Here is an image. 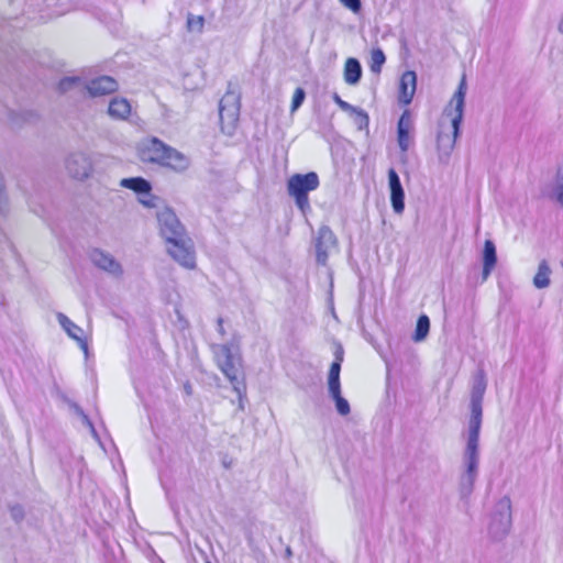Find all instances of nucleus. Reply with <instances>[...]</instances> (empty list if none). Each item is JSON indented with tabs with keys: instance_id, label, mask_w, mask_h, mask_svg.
<instances>
[{
	"instance_id": "f257e3e1",
	"label": "nucleus",
	"mask_w": 563,
	"mask_h": 563,
	"mask_svg": "<svg viewBox=\"0 0 563 563\" xmlns=\"http://www.w3.org/2000/svg\"><path fill=\"white\" fill-rule=\"evenodd\" d=\"M465 93L466 81L465 77H463L451 100V104L454 103V109L449 110L446 113L448 117H450L451 126L446 132L440 131L437 137V153L440 162H448L454 150L460 132V124L463 119Z\"/></svg>"
},
{
	"instance_id": "f03ea898",
	"label": "nucleus",
	"mask_w": 563,
	"mask_h": 563,
	"mask_svg": "<svg viewBox=\"0 0 563 563\" xmlns=\"http://www.w3.org/2000/svg\"><path fill=\"white\" fill-rule=\"evenodd\" d=\"M319 177L314 172L295 174L287 181L289 196L295 199L297 207L305 211L309 208L308 194L319 187Z\"/></svg>"
},
{
	"instance_id": "7ed1b4c3",
	"label": "nucleus",
	"mask_w": 563,
	"mask_h": 563,
	"mask_svg": "<svg viewBox=\"0 0 563 563\" xmlns=\"http://www.w3.org/2000/svg\"><path fill=\"white\" fill-rule=\"evenodd\" d=\"M168 255L187 269L196 267V254L191 239L185 234L166 242Z\"/></svg>"
},
{
	"instance_id": "20e7f679",
	"label": "nucleus",
	"mask_w": 563,
	"mask_h": 563,
	"mask_svg": "<svg viewBox=\"0 0 563 563\" xmlns=\"http://www.w3.org/2000/svg\"><path fill=\"white\" fill-rule=\"evenodd\" d=\"M222 360L218 362L221 372L233 385L234 390L239 394L240 398L245 393V385L241 379L240 360H238L231 352L229 346L221 349Z\"/></svg>"
},
{
	"instance_id": "39448f33",
	"label": "nucleus",
	"mask_w": 563,
	"mask_h": 563,
	"mask_svg": "<svg viewBox=\"0 0 563 563\" xmlns=\"http://www.w3.org/2000/svg\"><path fill=\"white\" fill-rule=\"evenodd\" d=\"M167 144L152 136L143 140L136 147L139 159L146 164L161 165Z\"/></svg>"
},
{
	"instance_id": "423d86ee",
	"label": "nucleus",
	"mask_w": 563,
	"mask_h": 563,
	"mask_svg": "<svg viewBox=\"0 0 563 563\" xmlns=\"http://www.w3.org/2000/svg\"><path fill=\"white\" fill-rule=\"evenodd\" d=\"M157 222L159 232L162 236H164L165 242L170 241L172 238H179L187 234L185 227L170 208H165L157 213Z\"/></svg>"
},
{
	"instance_id": "0eeeda50",
	"label": "nucleus",
	"mask_w": 563,
	"mask_h": 563,
	"mask_svg": "<svg viewBox=\"0 0 563 563\" xmlns=\"http://www.w3.org/2000/svg\"><path fill=\"white\" fill-rule=\"evenodd\" d=\"M159 166L170 169L174 173L181 174L189 168L190 159L181 152L167 145Z\"/></svg>"
},
{
	"instance_id": "6e6552de",
	"label": "nucleus",
	"mask_w": 563,
	"mask_h": 563,
	"mask_svg": "<svg viewBox=\"0 0 563 563\" xmlns=\"http://www.w3.org/2000/svg\"><path fill=\"white\" fill-rule=\"evenodd\" d=\"M417 87V76L412 70L405 71L399 81L398 99L402 106H408L415 96Z\"/></svg>"
},
{
	"instance_id": "1a4fd4ad",
	"label": "nucleus",
	"mask_w": 563,
	"mask_h": 563,
	"mask_svg": "<svg viewBox=\"0 0 563 563\" xmlns=\"http://www.w3.org/2000/svg\"><path fill=\"white\" fill-rule=\"evenodd\" d=\"M388 179L390 187L391 206L395 212L401 213L405 209V194L398 174L396 173L395 169L390 168L388 170Z\"/></svg>"
},
{
	"instance_id": "9d476101",
	"label": "nucleus",
	"mask_w": 563,
	"mask_h": 563,
	"mask_svg": "<svg viewBox=\"0 0 563 563\" xmlns=\"http://www.w3.org/2000/svg\"><path fill=\"white\" fill-rule=\"evenodd\" d=\"M87 89L93 97L106 96L118 90V82L110 76H101L91 80L87 86Z\"/></svg>"
},
{
	"instance_id": "9b49d317",
	"label": "nucleus",
	"mask_w": 563,
	"mask_h": 563,
	"mask_svg": "<svg viewBox=\"0 0 563 563\" xmlns=\"http://www.w3.org/2000/svg\"><path fill=\"white\" fill-rule=\"evenodd\" d=\"M411 119L409 110H405L397 124V141L400 150L407 152L410 145Z\"/></svg>"
},
{
	"instance_id": "f8f14e48",
	"label": "nucleus",
	"mask_w": 563,
	"mask_h": 563,
	"mask_svg": "<svg viewBox=\"0 0 563 563\" xmlns=\"http://www.w3.org/2000/svg\"><path fill=\"white\" fill-rule=\"evenodd\" d=\"M328 242L335 243V236L330 229L322 228L319 231V234L317 238V243H316L317 262L321 265H325V263L328 261V252L323 247V244L328 243Z\"/></svg>"
},
{
	"instance_id": "ddd939ff",
	"label": "nucleus",
	"mask_w": 563,
	"mask_h": 563,
	"mask_svg": "<svg viewBox=\"0 0 563 563\" xmlns=\"http://www.w3.org/2000/svg\"><path fill=\"white\" fill-rule=\"evenodd\" d=\"M108 113L114 119H128L131 113V104L124 98H114L109 103Z\"/></svg>"
},
{
	"instance_id": "4468645a",
	"label": "nucleus",
	"mask_w": 563,
	"mask_h": 563,
	"mask_svg": "<svg viewBox=\"0 0 563 563\" xmlns=\"http://www.w3.org/2000/svg\"><path fill=\"white\" fill-rule=\"evenodd\" d=\"M483 262V276L486 279L497 262L496 249L490 240H486L484 243Z\"/></svg>"
},
{
	"instance_id": "2eb2a0df",
	"label": "nucleus",
	"mask_w": 563,
	"mask_h": 563,
	"mask_svg": "<svg viewBox=\"0 0 563 563\" xmlns=\"http://www.w3.org/2000/svg\"><path fill=\"white\" fill-rule=\"evenodd\" d=\"M362 76L361 64L355 58H347L344 64V80L349 85H355Z\"/></svg>"
},
{
	"instance_id": "dca6fc26",
	"label": "nucleus",
	"mask_w": 563,
	"mask_h": 563,
	"mask_svg": "<svg viewBox=\"0 0 563 563\" xmlns=\"http://www.w3.org/2000/svg\"><path fill=\"white\" fill-rule=\"evenodd\" d=\"M121 186L139 194H148L152 189L151 184L142 177L124 178Z\"/></svg>"
},
{
	"instance_id": "f3484780",
	"label": "nucleus",
	"mask_w": 563,
	"mask_h": 563,
	"mask_svg": "<svg viewBox=\"0 0 563 563\" xmlns=\"http://www.w3.org/2000/svg\"><path fill=\"white\" fill-rule=\"evenodd\" d=\"M479 430L476 427L470 428L467 453L470 455V471H473L476 464L477 443H478Z\"/></svg>"
},
{
	"instance_id": "a211bd4d",
	"label": "nucleus",
	"mask_w": 563,
	"mask_h": 563,
	"mask_svg": "<svg viewBox=\"0 0 563 563\" xmlns=\"http://www.w3.org/2000/svg\"><path fill=\"white\" fill-rule=\"evenodd\" d=\"M342 357L338 356L336 360L331 364L329 369V391L341 389L340 386V372H341Z\"/></svg>"
},
{
	"instance_id": "6ab92c4d",
	"label": "nucleus",
	"mask_w": 563,
	"mask_h": 563,
	"mask_svg": "<svg viewBox=\"0 0 563 563\" xmlns=\"http://www.w3.org/2000/svg\"><path fill=\"white\" fill-rule=\"evenodd\" d=\"M429 329H430V320H429L428 316L421 314L417 320L416 330H415L412 340L415 342H420V341L424 340L429 333Z\"/></svg>"
},
{
	"instance_id": "aec40b11",
	"label": "nucleus",
	"mask_w": 563,
	"mask_h": 563,
	"mask_svg": "<svg viewBox=\"0 0 563 563\" xmlns=\"http://www.w3.org/2000/svg\"><path fill=\"white\" fill-rule=\"evenodd\" d=\"M58 320L70 338L81 341L82 330L78 325L64 314H59Z\"/></svg>"
},
{
	"instance_id": "412c9836",
	"label": "nucleus",
	"mask_w": 563,
	"mask_h": 563,
	"mask_svg": "<svg viewBox=\"0 0 563 563\" xmlns=\"http://www.w3.org/2000/svg\"><path fill=\"white\" fill-rule=\"evenodd\" d=\"M550 268L548 267L545 262H542L539 265L538 272L533 278V284L538 288H544L550 284Z\"/></svg>"
},
{
	"instance_id": "4be33fe9",
	"label": "nucleus",
	"mask_w": 563,
	"mask_h": 563,
	"mask_svg": "<svg viewBox=\"0 0 563 563\" xmlns=\"http://www.w3.org/2000/svg\"><path fill=\"white\" fill-rule=\"evenodd\" d=\"M186 26L188 32L201 33L205 27V18L202 15L188 14Z\"/></svg>"
},
{
	"instance_id": "5701e85b",
	"label": "nucleus",
	"mask_w": 563,
	"mask_h": 563,
	"mask_svg": "<svg viewBox=\"0 0 563 563\" xmlns=\"http://www.w3.org/2000/svg\"><path fill=\"white\" fill-rule=\"evenodd\" d=\"M332 398L335 401L336 409L342 416H346L350 413L349 402L341 396V389L331 390L330 391Z\"/></svg>"
},
{
	"instance_id": "b1692460",
	"label": "nucleus",
	"mask_w": 563,
	"mask_h": 563,
	"mask_svg": "<svg viewBox=\"0 0 563 563\" xmlns=\"http://www.w3.org/2000/svg\"><path fill=\"white\" fill-rule=\"evenodd\" d=\"M371 59H372V64H371L372 70L380 71V68L386 59L384 52L379 48L373 49L372 54H371Z\"/></svg>"
},
{
	"instance_id": "393cba45",
	"label": "nucleus",
	"mask_w": 563,
	"mask_h": 563,
	"mask_svg": "<svg viewBox=\"0 0 563 563\" xmlns=\"http://www.w3.org/2000/svg\"><path fill=\"white\" fill-rule=\"evenodd\" d=\"M481 420H482V406L481 401H473L472 405V417H471V427H476V430L481 429Z\"/></svg>"
},
{
	"instance_id": "a878e982",
	"label": "nucleus",
	"mask_w": 563,
	"mask_h": 563,
	"mask_svg": "<svg viewBox=\"0 0 563 563\" xmlns=\"http://www.w3.org/2000/svg\"><path fill=\"white\" fill-rule=\"evenodd\" d=\"M98 265H100L103 269L109 271L111 273H121V266L113 258L108 257L106 255H101V260L98 261Z\"/></svg>"
},
{
	"instance_id": "bb28decb",
	"label": "nucleus",
	"mask_w": 563,
	"mask_h": 563,
	"mask_svg": "<svg viewBox=\"0 0 563 563\" xmlns=\"http://www.w3.org/2000/svg\"><path fill=\"white\" fill-rule=\"evenodd\" d=\"M305 100V91L302 88H297L294 92L291 100V112L296 111Z\"/></svg>"
},
{
	"instance_id": "cd10ccee",
	"label": "nucleus",
	"mask_w": 563,
	"mask_h": 563,
	"mask_svg": "<svg viewBox=\"0 0 563 563\" xmlns=\"http://www.w3.org/2000/svg\"><path fill=\"white\" fill-rule=\"evenodd\" d=\"M340 2L354 13H358L361 11V0H340Z\"/></svg>"
},
{
	"instance_id": "c85d7f7f",
	"label": "nucleus",
	"mask_w": 563,
	"mask_h": 563,
	"mask_svg": "<svg viewBox=\"0 0 563 563\" xmlns=\"http://www.w3.org/2000/svg\"><path fill=\"white\" fill-rule=\"evenodd\" d=\"M78 81L77 78H64L58 84V89L60 92L66 91L70 86L75 85Z\"/></svg>"
},
{
	"instance_id": "c756f323",
	"label": "nucleus",
	"mask_w": 563,
	"mask_h": 563,
	"mask_svg": "<svg viewBox=\"0 0 563 563\" xmlns=\"http://www.w3.org/2000/svg\"><path fill=\"white\" fill-rule=\"evenodd\" d=\"M219 117H220L221 129L224 131L225 130V108H224L222 101H220V104H219Z\"/></svg>"
},
{
	"instance_id": "7c9ffc66",
	"label": "nucleus",
	"mask_w": 563,
	"mask_h": 563,
	"mask_svg": "<svg viewBox=\"0 0 563 563\" xmlns=\"http://www.w3.org/2000/svg\"><path fill=\"white\" fill-rule=\"evenodd\" d=\"M556 199L561 205H563V185L558 188Z\"/></svg>"
},
{
	"instance_id": "2f4dec72",
	"label": "nucleus",
	"mask_w": 563,
	"mask_h": 563,
	"mask_svg": "<svg viewBox=\"0 0 563 563\" xmlns=\"http://www.w3.org/2000/svg\"><path fill=\"white\" fill-rule=\"evenodd\" d=\"M335 101L342 109H346L349 107V104L345 101H343L339 96H335Z\"/></svg>"
},
{
	"instance_id": "473e14b6",
	"label": "nucleus",
	"mask_w": 563,
	"mask_h": 563,
	"mask_svg": "<svg viewBox=\"0 0 563 563\" xmlns=\"http://www.w3.org/2000/svg\"><path fill=\"white\" fill-rule=\"evenodd\" d=\"M238 119H239L238 118V112H233L231 114L230 124H232L234 126L236 124V122H238Z\"/></svg>"
},
{
	"instance_id": "72a5a7b5",
	"label": "nucleus",
	"mask_w": 563,
	"mask_h": 563,
	"mask_svg": "<svg viewBox=\"0 0 563 563\" xmlns=\"http://www.w3.org/2000/svg\"><path fill=\"white\" fill-rule=\"evenodd\" d=\"M484 389H485V385L483 383H481L479 393L483 394Z\"/></svg>"
},
{
	"instance_id": "f704fd0d",
	"label": "nucleus",
	"mask_w": 563,
	"mask_h": 563,
	"mask_svg": "<svg viewBox=\"0 0 563 563\" xmlns=\"http://www.w3.org/2000/svg\"><path fill=\"white\" fill-rule=\"evenodd\" d=\"M561 30L563 31V22L561 23Z\"/></svg>"
},
{
	"instance_id": "c9c22d12",
	"label": "nucleus",
	"mask_w": 563,
	"mask_h": 563,
	"mask_svg": "<svg viewBox=\"0 0 563 563\" xmlns=\"http://www.w3.org/2000/svg\"><path fill=\"white\" fill-rule=\"evenodd\" d=\"M207 563H211V562H207Z\"/></svg>"
}]
</instances>
